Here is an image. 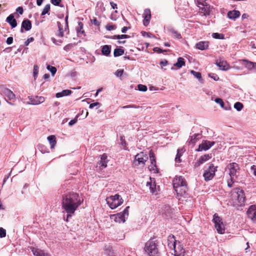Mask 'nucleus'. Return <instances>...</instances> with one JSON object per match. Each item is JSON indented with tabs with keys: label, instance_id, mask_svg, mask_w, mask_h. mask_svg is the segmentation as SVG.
Listing matches in <instances>:
<instances>
[{
	"label": "nucleus",
	"instance_id": "nucleus-1",
	"mask_svg": "<svg viewBox=\"0 0 256 256\" xmlns=\"http://www.w3.org/2000/svg\"><path fill=\"white\" fill-rule=\"evenodd\" d=\"M83 198L78 194L70 192L62 196V207L67 213L66 222L71 218L79 206L83 202Z\"/></svg>",
	"mask_w": 256,
	"mask_h": 256
},
{
	"label": "nucleus",
	"instance_id": "nucleus-2",
	"mask_svg": "<svg viewBox=\"0 0 256 256\" xmlns=\"http://www.w3.org/2000/svg\"><path fill=\"white\" fill-rule=\"evenodd\" d=\"M230 200L232 206L236 208L243 206L245 205L246 196L244 191L236 188L231 191Z\"/></svg>",
	"mask_w": 256,
	"mask_h": 256
},
{
	"label": "nucleus",
	"instance_id": "nucleus-3",
	"mask_svg": "<svg viewBox=\"0 0 256 256\" xmlns=\"http://www.w3.org/2000/svg\"><path fill=\"white\" fill-rule=\"evenodd\" d=\"M168 247L174 250L175 256H184L185 250L180 242L176 240L174 236H169L168 240Z\"/></svg>",
	"mask_w": 256,
	"mask_h": 256
},
{
	"label": "nucleus",
	"instance_id": "nucleus-4",
	"mask_svg": "<svg viewBox=\"0 0 256 256\" xmlns=\"http://www.w3.org/2000/svg\"><path fill=\"white\" fill-rule=\"evenodd\" d=\"M144 250L150 256H159L160 253L158 252L157 245L156 242L150 240L148 241L145 244Z\"/></svg>",
	"mask_w": 256,
	"mask_h": 256
},
{
	"label": "nucleus",
	"instance_id": "nucleus-5",
	"mask_svg": "<svg viewBox=\"0 0 256 256\" xmlns=\"http://www.w3.org/2000/svg\"><path fill=\"white\" fill-rule=\"evenodd\" d=\"M108 204L112 209L116 208L123 203V200L118 194L108 197L106 199Z\"/></svg>",
	"mask_w": 256,
	"mask_h": 256
},
{
	"label": "nucleus",
	"instance_id": "nucleus-6",
	"mask_svg": "<svg viewBox=\"0 0 256 256\" xmlns=\"http://www.w3.org/2000/svg\"><path fill=\"white\" fill-rule=\"evenodd\" d=\"M226 170H228L230 178H236L239 174L240 167L236 162L230 163L226 166Z\"/></svg>",
	"mask_w": 256,
	"mask_h": 256
},
{
	"label": "nucleus",
	"instance_id": "nucleus-7",
	"mask_svg": "<svg viewBox=\"0 0 256 256\" xmlns=\"http://www.w3.org/2000/svg\"><path fill=\"white\" fill-rule=\"evenodd\" d=\"M212 220L214 223L215 228L218 232L220 234H224L225 231L224 224L222 222V218L217 214H215L214 215Z\"/></svg>",
	"mask_w": 256,
	"mask_h": 256
},
{
	"label": "nucleus",
	"instance_id": "nucleus-8",
	"mask_svg": "<svg viewBox=\"0 0 256 256\" xmlns=\"http://www.w3.org/2000/svg\"><path fill=\"white\" fill-rule=\"evenodd\" d=\"M216 168L217 167H215L213 164H210L208 168L205 170L203 174L205 180H210L214 177L215 172L217 170Z\"/></svg>",
	"mask_w": 256,
	"mask_h": 256
},
{
	"label": "nucleus",
	"instance_id": "nucleus-9",
	"mask_svg": "<svg viewBox=\"0 0 256 256\" xmlns=\"http://www.w3.org/2000/svg\"><path fill=\"white\" fill-rule=\"evenodd\" d=\"M148 159V157L146 154H144L143 152H141L139 154H138L134 158V164L135 166H143L145 164V162Z\"/></svg>",
	"mask_w": 256,
	"mask_h": 256
},
{
	"label": "nucleus",
	"instance_id": "nucleus-10",
	"mask_svg": "<svg viewBox=\"0 0 256 256\" xmlns=\"http://www.w3.org/2000/svg\"><path fill=\"white\" fill-rule=\"evenodd\" d=\"M149 155L151 163L148 166V168L150 171L153 172L154 173H157L158 172V168L156 164V158L155 155L152 150L150 152Z\"/></svg>",
	"mask_w": 256,
	"mask_h": 256
},
{
	"label": "nucleus",
	"instance_id": "nucleus-11",
	"mask_svg": "<svg viewBox=\"0 0 256 256\" xmlns=\"http://www.w3.org/2000/svg\"><path fill=\"white\" fill-rule=\"evenodd\" d=\"M246 214L248 218L256 223V206H250L246 212Z\"/></svg>",
	"mask_w": 256,
	"mask_h": 256
},
{
	"label": "nucleus",
	"instance_id": "nucleus-12",
	"mask_svg": "<svg viewBox=\"0 0 256 256\" xmlns=\"http://www.w3.org/2000/svg\"><path fill=\"white\" fill-rule=\"evenodd\" d=\"M214 144V142H210L208 140H203L201 144L198 146L197 151L206 150L211 148Z\"/></svg>",
	"mask_w": 256,
	"mask_h": 256
},
{
	"label": "nucleus",
	"instance_id": "nucleus-13",
	"mask_svg": "<svg viewBox=\"0 0 256 256\" xmlns=\"http://www.w3.org/2000/svg\"><path fill=\"white\" fill-rule=\"evenodd\" d=\"M187 182L182 176H176L173 180V186H182L186 184Z\"/></svg>",
	"mask_w": 256,
	"mask_h": 256
},
{
	"label": "nucleus",
	"instance_id": "nucleus-14",
	"mask_svg": "<svg viewBox=\"0 0 256 256\" xmlns=\"http://www.w3.org/2000/svg\"><path fill=\"white\" fill-rule=\"evenodd\" d=\"M144 20L143 24L144 26H147L150 23L151 18V12L150 9H145L143 14Z\"/></svg>",
	"mask_w": 256,
	"mask_h": 256
},
{
	"label": "nucleus",
	"instance_id": "nucleus-15",
	"mask_svg": "<svg viewBox=\"0 0 256 256\" xmlns=\"http://www.w3.org/2000/svg\"><path fill=\"white\" fill-rule=\"evenodd\" d=\"M125 216L124 214L122 212L118 213L116 214H112L110 218L116 222H124L126 221Z\"/></svg>",
	"mask_w": 256,
	"mask_h": 256
},
{
	"label": "nucleus",
	"instance_id": "nucleus-16",
	"mask_svg": "<svg viewBox=\"0 0 256 256\" xmlns=\"http://www.w3.org/2000/svg\"><path fill=\"white\" fill-rule=\"evenodd\" d=\"M146 186H148L150 192L156 194L157 188L154 178L152 179L150 178V181L146 182Z\"/></svg>",
	"mask_w": 256,
	"mask_h": 256
},
{
	"label": "nucleus",
	"instance_id": "nucleus-17",
	"mask_svg": "<svg viewBox=\"0 0 256 256\" xmlns=\"http://www.w3.org/2000/svg\"><path fill=\"white\" fill-rule=\"evenodd\" d=\"M199 12L203 14L204 16H207L210 14V6L208 4L202 6H199Z\"/></svg>",
	"mask_w": 256,
	"mask_h": 256
},
{
	"label": "nucleus",
	"instance_id": "nucleus-18",
	"mask_svg": "<svg viewBox=\"0 0 256 256\" xmlns=\"http://www.w3.org/2000/svg\"><path fill=\"white\" fill-rule=\"evenodd\" d=\"M32 24L30 20L28 19L24 20L22 24L20 32L22 33L24 32V30L28 31L32 28Z\"/></svg>",
	"mask_w": 256,
	"mask_h": 256
},
{
	"label": "nucleus",
	"instance_id": "nucleus-19",
	"mask_svg": "<svg viewBox=\"0 0 256 256\" xmlns=\"http://www.w3.org/2000/svg\"><path fill=\"white\" fill-rule=\"evenodd\" d=\"M212 156L210 154H206L202 156L198 160V161L194 164V167H198L200 164H203L204 162L208 160L211 158Z\"/></svg>",
	"mask_w": 256,
	"mask_h": 256
},
{
	"label": "nucleus",
	"instance_id": "nucleus-20",
	"mask_svg": "<svg viewBox=\"0 0 256 256\" xmlns=\"http://www.w3.org/2000/svg\"><path fill=\"white\" fill-rule=\"evenodd\" d=\"M175 191L178 195L182 196L184 195L188 190L187 184L182 186H178V187H174Z\"/></svg>",
	"mask_w": 256,
	"mask_h": 256
},
{
	"label": "nucleus",
	"instance_id": "nucleus-21",
	"mask_svg": "<svg viewBox=\"0 0 256 256\" xmlns=\"http://www.w3.org/2000/svg\"><path fill=\"white\" fill-rule=\"evenodd\" d=\"M240 62H242L244 66L249 70L256 68V62H254L246 60H242Z\"/></svg>",
	"mask_w": 256,
	"mask_h": 256
},
{
	"label": "nucleus",
	"instance_id": "nucleus-22",
	"mask_svg": "<svg viewBox=\"0 0 256 256\" xmlns=\"http://www.w3.org/2000/svg\"><path fill=\"white\" fill-rule=\"evenodd\" d=\"M30 249L35 256H50L47 253H45L42 250L36 248H31Z\"/></svg>",
	"mask_w": 256,
	"mask_h": 256
},
{
	"label": "nucleus",
	"instance_id": "nucleus-23",
	"mask_svg": "<svg viewBox=\"0 0 256 256\" xmlns=\"http://www.w3.org/2000/svg\"><path fill=\"white\" fill-rule=\"evenodd\" d=\"M209 46L208 42L201 41L198 42L196 44V47L197 49L200 50H205L208 48Z\"/></svg>",
	"mask_w": 256,
	"mask_h": 256
},
{
	"label": "nucleus",
	"instance_id": "nucleus-24",
	"mask_svg": "<svg viewBox=\"0 0 256 256\" xmlns=\"http://www.w3.org/2000/svg\"><path fill=\"white\" fill-rule=\"evenodd\" d=\"M2 92L9 100H14L16 97L13 92L8 88H4L2 90Z\"/></svg>",
	"mask_w": 256,
	"mask_h": 256
},
{
	"label": "nucleus",
	"instance_id": "nucleus-25",
	"mask_svg": "<svg viewBox=\"0 0 256 256\" xmlns=\"http://www.w3.org/2000/svg\"><path fill=\"white\" fill-rule=\"evenodd\" d=\"M216 64L222 70H226L229 68V65L226 60H220L219 62L218 60Z\"/></svg>",
	"mask_w": 256,
	"mask_h": 256
},
{
	"label": "nucleus",
	"instance_id": "nucleus-26",
	"mask_svg": "<svg viewBox=\"0 0 256 256\" xmlns=\"http://www.w3.org/2000/svg\"><path fill=\"white\" fill-rule=\"evenodd\" d=\"M107 155L106 154H104L101 156L100 160L98 162L100 167L102 168H105L107 166Z\"/></svg>",
	"mask_w": 256,
	"mask_h": 256
},
{
	"label": "nucleus",
	"instance_id": "nucleus-27",
	"mask_svg": "<svg viewBox=\"0 0 256 256\" xmlns=\"http://www.w3.org/2000/svg\"><path fill=\"white\" fill-rule=\"evenodd\" d=\"M6 21L10 25L12 28H14L17 26L16 20L12 14L7 17Z\"/></svg>",
	"mask_w": 256,
	"mask_h": 256
},
{
	"label": "nucleus",
	"instance_id": "nucleus-28",
	"mask_svg": "<svg viewBox=\"0 0 256 256\" xmlns=\"http://www.w3.org/2000/svg\"><path fill=\"white\" fill-rule=\"evenodd\" d=\"M240 16V12L238 10H232L230 11L228 13V16L230 19H236L239 17Z\"/></svg>",
	"mask_w": 256,
	"mask_h": 256
},
{
	"label": "nucleus",
	"instance_id": "nucleus-29",
	"mask_svg": "<svg viewBox=\"0 0 256 256\" xmlns=\"http://www.w3.org/2000/svg\"><path fill=\"white\" fill-rule=\"evenodd\" d=\"M44 100L45 98L44 97L36 96L31 100V102L32 104L36 105L42 103Z\"/></svg>",
	"mask_w": 256,
	"mask_h": 256
},
{
	"label": "nucleus",
	"instance_id": "nucleus-30",
	"mask_svg": "<svg viewBox=\"0 0 256 256\" xmlns=\"http://www.w3.org/2000/svg\"><path fill=\"white\" fill-rule=\"evenodd\" d=\"M57 24L58 28V33L57 34V36L62 38L64 36V32L66 31L64 30V26L60 22H57Z\"/></svg>",
	"mask_w": 256,
	"mask_h": 256
},
{
	"label": "nucleus",
	"instance_id": "nucleus-31",
	"mask_svg": "<svg viewBox=\"0 0 256 256\" xmlns=\"http://www.w3.org/2000/svg\"><path fill=\"white\" fill-rule=\"evenodd\" d=\"M102 54L108 56L110 53L111 51V46L110 45H104L102 48Z\"/></svg>",
	"mask_w": 256,
	"mask_h": 256
},
{
	"label": "nucleus",
	"instance_id": "nucleus-32",
	"mask_svg": "<svg viewBox=\"0 0 256 256\" xmlns=\"http://www.w3.org/2000/svg\"><path fill=\"white\" fill-rule=\"evenodd\" d=\"M168 31L171 34L172 36L174 38H176L178 39H180L182 38V36L176 30H174V28H169Z\"/></svg>",
	"mask_w": 256,
	"mask_h": 256
},
{
	"label": "nucleus",
	"instance_id": "nucleus-33",
	"mask_svg": "<svg viewBox=\"0 0 256 256\" xmlns=\"http://www.w3.org/2000/svg\"><path fill=\"white\" fill-rule=\"evenodd\" d=\"M48 140L50 142L51 148H54L56 144V136L54 135H51L50 136H48Z\"/></svg>",
	"mask_w": 256,
	"mask_h": 256
},
{
	"label": "nucleus",
	"instance_id": "nucleus-34",
	"mask_svg": "<svg viewBox=\"0 0 256 256\" xmlns=\"http://www.w3.org/2000/svg\"><path fill=\"white\" fill-rule=\"evenodd\" d=\"M72 93V92L69 90H63L62 92H58L56 94V97L58 98L70 95Z\"/></svg>",
	"mask_w": 256,
	"mask_h": 256
},
{
	"label": "nucleus",
	"instance_id": "nucleus-35",
	"mask_svg": "<svg viewBox=\"0 0 256 256\" xmlns=\"http://www.w3.org/2000/svg\"><path fill=\"white\" fill-rule=\"evenodd\" d=\"M174 66L178 68H180L182 66H185V61L184 58L180 57L178 58L177 62L174 64Z\"/></svg>",
	"mask_w": 256,
	"mask_h": 256
},
{
	"label": "nucleus",
	"instance_id": "nucleus-36",
	"mask_svg": "<svg viewBox=\"0 0 256 256\" xmlns=\"http://www.w3.org/2000/svg\"><path fill=\"white\" fill-rule=\"evenodd\" d=\"M83 26L82 22H78V26L76 28V30L78 35L80 34H84V31L83 30Z\"/></svg>",
	"mask_w": 256,
	"mask_h": 256
},
{
	"label": "nucleus",
	"instance_id": "nucleus-37",
	"mask_svg": "<svg viewBox=\"0 0 256 256\" xmlns=\"http://www.w3.org/2000/svg\"><path fill=\"white\" fill-rule=\"evenodd\" d=\"M214 101L216 103L219 104L222 108H224L226 110H228L230 108V106H228V108H226V107L225 108L224 106V103L223 102L222 100L220 98H216L215 99Z\"/></svg>",
	"mask_w": 256,
	"mask_h": 256
},
{
	"label": "nucleus",
	"instance_id": "nucleus-38",
	"mask_svg": "<svg viewBox=\"0 0 256 256\" xmlns=\"http://www.w3.org/2000/svg\"><path fill=\"white\" fill-rule=\"evenodd\" d=\"M124 50L122 48H116L114 50V56L117 57V56H122V54H124Z\"/></svg>",
	"mask_w": 256,
	"mask_h": 256
},
{
	"label": "nucleus",
	"instance_id": "nucleus-39",
	"mask_svg": "<svg viewBox=\"0 0 256 256\" xmlns=\"http://www.w3.org/2000/svg\"><path fill=\"white\" fill-rule=\"evenodd\" d=\"M200 135L199 134H194L192 136H191L190 139L189 140L188 142L190 144H194L196 143V142L197 141V140L198 139V136H199Z\"/></svg>",
	"mask_w": 256,
	"mask_h": 256
},
{
	"label": "nucleus",
	"instance_id": "nucleus-40",
	"mask_svg": "<svg viewBox=\"0 0 256 256\" xmlns=\"http://www.w3.org/2000/svg\"><path fill=\"white\" fill-rule=\"evenodd\" d=\"M190 73L193 74L196 78L198 79L200 81H202L201 73L200 72H195L194 70H190Z\"/></svg>",
	"mask_w": 256,
	"mask_h": 256
},
{
	"label": "nucleus",
	"instance_id": "nucleus-41",
	"mask_svg": "<svg viewBox=\"0 0 256 256\" xmlns=\"http://www.w3.org/2000/svg\"><path fill=\"white\" fill-rule=\"evenodd\" d=\"M244 106L240 102H236L234 104V108H236L237 110L240 111L242 110Z\"/></svg>",
	"mask_w": 256,
	"mask_h": 256
},
{
	"label": "nucleus",
	"instance_id": "nucleus-42",
	"mask_svg": "<svg viewBox=\"0 0 256 256\" xmlns=\"http://www.w3.org/2000/svg\"><path fill=\"white\" fill-rule=\"evenodd\" d=\"M130 36L127 34H121V35H114L113 36L114 39H122L128 38Z\"/></svg>",
	"mask_w": 256,
	"mask_h": 256
},
{
	"label": "nucleus",
	"instance_id": "nucleus-43",
	"mask_svg": "<svg viewBox=\"0 0 256 256\" xmlns=\"http://www.w3.org/2000/svg\"><path fill=\"white\" fill-rule=\"evenodd\" d=\"M50 4H46L44 6V8L43 9V10L42 12V15L44 16V15H45L46 14H48L50 10Z\"/></svg>",
	"mask_w": 256,
	"mask_h": 256
},
{
	"label": "nucleus",
	"instance_id": "nucleus-44",
	"mask_svg": "<svg viewBox=\"0 0 256 256\" xmlns=\"http://www.w3.org/2000/svg\"><path fill=\"white\" fill-rule=\"evenodd\" d=\"M47 68L51 72L52 76H54L56 72V68L54 66L48 65Z\"/></svg>",
	"mask_w": 256,
	"mask_h": 256
},
{
	"label": "nucleus",
	"instance_id": "nucleus-45",
	"mask_svg": "<svg viewBox=\"0 0 256 256\" xmlns=\"http://www.w3.org/2000/svg\"><path fill=\"white\" fill-rule=\"evenodd\" d=\"M106 29L109 31L116 30V26L112 24H108L106 26Z\"/></svg>",
	"mask_w": 256,
	"mask_h": 256
},
{
	"label": "nucleus",
	"instance_id": "nucleus-46",
	"mask_svg": "<svg viewBox=\"0 0 256 256\" xmlns=\"http://www.w3.org/2000/svg\"><path fill=\"white\" fill-rule=\"evenodd\" d=\"M212 36L214 38L216 39H222L224 38V37L223 34H220L216 32L213 33Z\"/></svg>",
	"mask_w": 256,
	"mask_h": 256
},
{
	"label": "nucleus",
	"instance_id": "nucleus-47",
	"mask_svg": "<svg viewBox=\"0 0 256 256\" xmlns=\"http://www.w3.org/2000/svg\"><path fill=\"white\" fill-rule=\"evenodd\" d=\"M64 30L66 32H68V34H69V29H68V16H66L65 18V25H64Z\"/></svg>",
	"mask_w": 256,
	"mask_h": 256
},
{
	"label": "nucleus",
	"instance_id": "nucleus-48",
	"mask_svg": "<svg viewBox=\"0 0 256 256\" xmlns=\"http://www.w3.org/2000/svg\"><path fill=\"white\" fill-rule=\"evenodd\" d=\"M195 2L198 4V6H202L204 4H208L206 2V0H194Z\"/></svg>",
	"mask_w": 256,
	"mask_h": 256
},
{
	"label": "nucleus",
	"instance_id": "nucleus-49",
	"mask_svg": "<svg viewBox=\"0 0 256 256\" xmlns=\"http://www.w3.org/2000/svg\"><path fill=\"white\" fill-rule=\"evenodd\" d=\"M138 89L139 90L142 92H146L147 90V87L146 86L140 84L138 85Z\"/></svg>",
	"mask_w": 256,
	"mask_h": 256
},
{
	"label": "nucleus",
	"instance_id": "nucleus-50",
	"mask_svg": "<svg viewBox=\"0 0 256 256\" xmlns=\"http://www.w3.org/2000/svg\"><path fill=\"white\" fill-rule=\"evenodd\" d=\"M178 152L176 156V157L175 158V161L176 162H181V160L180 159V158L181 156V154H180V150L179 149L178 150Z\"/></svg>",
	"mask_w": 256,
	"mask_h": 256
},
{
	"label": "nucleus",
	"instance_id": "nucleus-51",
	"mask_svg": "<svg viewBox=\"0 0 256 256\" xmlns=\"http://www.w3.org/2000/svg\"><path fill=\"white\" fill-rule=\"evenodd\" d=\"M74 44H68L67 45H66L64 48V49L66 50V51H68L70 50H71L73 46H74Z\"/></svg>",
	"mask_w": 256,
	"mask_h": 256
},
{
	"label": "nucleus",
	"instance_id": "nucleus-52",
	"mask_svg": "<svg viewBox=\"0 0 256 256\" xmlns=\"http://www.w3.org/2000/svg\"><path fill=\"white\" fill-rule=\"evenodd\" d=\"M6 236V230L2 228H0V237L4 238Z\"/></svg>",
	"mask_w": 256,
	"mask_h": 256
},
{
	"label": "nucleus",
	"instance_id": "nucleus-53",
	"mask_svg": "<svg viewBox=\"0 0 256 256\" xmlns=\"http://www.w3.org/2000/svg\"><path fill=\"white\" fill-rule=\"evenodd\" d=\"M78 116L77 115L75 118L73 120H72L68 123V125L70 126H72V125H74V124H75L77 121H78Z\"/></svg>",
	"mask_w": 256,
	"mask_h": 256
},
{
	"label": "nucleus",
	"instance_id": "nucleus-54",
	"mask_svg": "<svg viewBox=\"0 0 256 256\" xmlns=\"http://www.w3.org/2000/svg\"><path fill=\"white\" fill-rule=\"evenodd\" d=\"M38 72V68L37 65H34V67L33 74L34 77H36Z\"/></svg>",
	"mask_w": 256,
	"mask_h": 256
},
{
	"label": "nucleus",
	"instance_id": "nucleus-55",
	"mask_svg": "<svg viewBox=\"0 0 256 256\" xmlns=\"http://www.w3.org/2000/svg\"><path fill=\"white\" fill-rule=\"evenodd\" d=\"M154 50L155 52H158V54H160L161 52H167V50H163L162 49L158 48V47H156L154 48Z\"/></svg>",
	"mask_w": 256,
	"mask_h": 256
},
{
	"label": "nucleus",
	"instance_id": "nucleus-56",
	"mask_svg": "<svg viewBox=\"0 0 256 256\" xmlns=\"http://www.w3.org/2000/svg\"><path fill=\"white\" fill-rule=\"evenodd\" d=\"M124 73V70H118L116 72L117 76H121Z\"/></svg>",
	"mask_w": 256,
	"mask_h": 256
},
{
	"label": "nucleus",
	"instance_id": "nucleus-57",
	"mask_svg": "<svg viewBox=\"0 0 256 256\" xmlns=\"http://www.w3.org/2000/svg\"><path fill=\"white\" fill-rule=\"evenodd\" d=\"M234 179L235 178H230V180L228 181V186L229 187H230V188L232 187V184H234Z\"/></svg>",
	"mask_w": 256,
	"mask_h": 256
},
{
	"label": "nucleus",
	"instance_id": "nucleus-58",
	"mask_svg": "<svg viewBox=\"0 0 256 256\" xmlns=\"http://www.w3.org/2000/svg\"><path fill=\"white\" fill-rule=\"evenodd\" d=\"M138 108V106H136V105H134V104H132V105H127V106H124L122 107V108Z\"/></svg>",
	"mask_w": 256,
	"mask_h": 256
},
{
	"label": "nucleus",
	"instance_id": "nucleus-59",
	"mask_svg": "<svg viewBox=\"0 0 256 256\" xmlns=\"http://www.w3.org/2000/svg\"><path fill=\"white\" fill-rule=\"evenodd\" d=\"M61 0H51V2L54 6H59Z\"/></svg>",
	"mask_w": 256,
	"mask_h": 256
},
{
	"label": "nucleus",
	"instance_id": "nucleus-60",
	"mask_svg": "<svg viewBox=\"0 0 256 256\" xmlns=\"http://www.w3.org/2000/svg\"><path fill=\"white\" fill-rule=\"evenodd\" d=\"M130 208V206H126L125 209L122 212V214H124V216H126V215L127 216L128 215V210Z\"/></svg>",
	"mask_w": 256,
	"mask_h": 256
},
{
	"label": "nucleus",
	"instance_id": "nucleus-61",
	"mask_svg": "<svg viewBox=\"0 0 256 256\" xmlns=\"http://www.w3.org/2000/svg\"><path fill=\"white\" fill-rule=\"evenodd\" d=\"M92 22L96 26H98L100 24V22L97 20L96 18H94L92 20Z\"/></svg>",
	"mask_w": 256,
	"mask_h": 256
},
{
	"label": "nucleus",
	"instance_id": "nucleus-62",
	"mask_svg": "<svg viewBox=\"0 0 256 256\" xmlns=\"http://www.w3.org/2000/svg\"><path fill=\"white\" fill-rule=\"evenodd\" d=\"M34 40V38L32 37L30 38L27 39V40L25 42L24 44L26 46H28L30 42H32Z\"/></svg>",
	"mask_w": 256,
	"mask_h": 256
},
{
	"label": "nucleus",
	"instance_id": "nucleus-63",
	"mask_svg": "<svg viewBox=\"0 0 256 256\" xmlns=\"http://www.w3.org/2000/svg\"><path fill=\"white\" fill-rule=\"evenodd\" d=\"M6 42L8 44H12V42H13V38L12 37V36L8 37L7 38Z\"/></svg>",
	"mask_w": 256,
	"mask_h": 256
},
{
	"label": "nucleus",
	"instance_id": "nucleus-64",
	"mask_svg": "<svg viewBox=\"0 0 256 256\" xmlns=\"http://www.w3.org/2000/svg\"><path fill=\"white\" fill-rule=\"evenodd\" d=\"M99 104H100V103H99V102H94V103L90 104L89 108H94V106H98V105H99Z\"/></svg>",
	"mask_w": 256,
	"mask_h": 256
}]
</instances>
